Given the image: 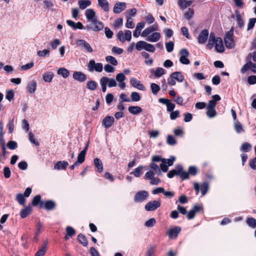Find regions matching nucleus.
<instances>
[{
    "mask_svg": "<svg viewBox=\"0 0 256 256\" xmlns=\"http://www.w3.org/2000/svg\"><path fill=\"white\" fill-rule=\"evenodd\" d=\"M130 98L132 100L133 102H138L140 100L141 97L140 94L138 92H132L131 94Z\"/></svg>",
    "mask_w": 256,
    "mask_h": 256,
    "instance_id": "obj_50",
    "label": "nucleus"
},
{
    "mask_svg": "<svg viewBox=\"0 0 256 256\" xmlns=\"http://www.w3.org/2000/svg\"><path fill=\"white\" fill-rule=\"evenodd\" d=\"M126 78V76L124 73H119L116 76V80L118 82L124 81Z\"/></svg>",
    "mask_w": 256,
    "mask_h": 256,
    "instance_id": "obj_62",
    "label": "nucleus"
},
{
    "mask_svg": "<svg viewBox=\"0 0 256 256\" xmlns=\"http://www.w3.org/2000/svg\"><path fill=\"white\" fill-rule=\"evenodd\" d=\"M34 66V62H30V63H28L24 65H22L20 68V70H26L32 68Z\"/></svg>",
    "mask_w": 256,
    "mask_h": 256,
    "instance_id": "obj_57",
    "label": "nucleus"
},
{
    "mask_svg": "<svg viewBox=\"0 0 256 256\" xmlns=\"http://www.w3.org/2000/svg\"><path fill=\"white\" fill-rule=\"evenodd\" d=\"M85 16L88 20L90 22L98 19L96 16V12L92 8L87 9L85 12Z\"/></svg>",
    "mask_w": 256,
    "mask_h": 256,
    "instance_id": "obj_13",
    "label": "nucleus"
},
{
    "mask_svg": "<svg viewBox=\"0 0 256 256\" xmlns=\"http://www.w3.org/2000/svg\"><path fill=\"white\" fill-rule=\"evenodd\" d=\"M66 24L68 26L72 28L74 30H82L84 29V27L81 22H78L77 23L74 22L72 20H66Z\"/></svg>",
    "mask_w": 256,
    "mask_h": 256,
    "instance_id": "obj_17",
    "label": "nucleus"
},
{
    "mask_svg": "<svg viewBox=\"0 0 256 256\" xmlns=\"http://www.w3.org/2000/svg\"><path fill=\"white\" fill-rule=\"evenodd\" d=\"M114 118L112 116H108L105 117L102 122V125L106 128H108L114 124Z\"/></svg>",
    "mask_w": 256,
    "mask_h": 256,
    "instance_id": "obj_18",
    "label": "nucleus"
},
{
    "mask_svg": "<svg viewBox=\"0 0 256 256\" xmlns=\"http://www.w3.org/2000/svg\"><path fill=\"white\" fill-rule=\"evenodd\" d=\"M216 38L215 34L213 32H211L210 35L208 43L206 46V48L209 50L212 49L215 45V42H216Z\"/></svg>",
    "mask_w": 256,
    "mask_h": 256,
    "instance_id": "obj_24",
    "label": "nucleus"
},
{
    "mask_svg": "<svg viewBox=\"0 0 256 256\" xmlns=\"http://www.w3.org/2000/svg\"><path fill=\"white\" fill-rule=\"evenodd\" d=\"M156 252L154 246H150L147 250L146 256H152Z\"/></svg>",
    "mask_w": 256,
    "mask_h": 256,
    "instance_id": "obj_64",
    "label": "nucleus"
},
{
    "mask_svg": "<svg viewBox=\"0 0 256 256\" xmlns=\"http://www.w3.org/2000/svg\"><path fill=\"white\" fill-rule=\"evenodd\" d=\"M234 129L238 134L242 133L244 131L242 126L238 122H236L234 123Z\"/></svg>",
    "mask_w": 256,
    "mask_h": 256,
    "instance_id": "obj_55",
    "label": "nucleus"
},
{
    "mask_svg": "<svg viewBox=\"0 0 256 256\" xmlns=\"http://www.w3.org/2000/svg\"><path fill=\"white\" fill-rule=\"evenodd\" d=\"M220 100V97L218 94L212 96V100L208 102L206 108H215L217 102Z\"/></svg>",
    "mask_w": 256,
    "mask_h": 256,
    "instance_id": "obj_22",
    "label": "nucleus"
},
{
    "mask_svg": "<svg viewBox=\"0 0 256 256\" xmlns=\"http://www.w3.org/2000/svg\"><path fill=\"white\" fill-rule=\"evenodd\" d=\"M57 73L64 78H67L70 75L69 71L64 68H58Z\"/></svg>",
    "mask_w": 256,
    "mask_h": 256,
    "instance_id": "obj_30",
    "label": "nucleus"
},
{
    "mask_svg": "<svg viewBox=\"0 0 256 256\" xmlns=\"http://www.w3.org/2000/svg\"><path fill=\"white\" fill-rule=\"evenodd\" d=\"M156 220L154 218H151L145 222L144 226L148 228L152 227L156 224Z\"/></svg>",
    "mask_w": 256,
    "mask_h": 256,
    "instance_id": "obj_61",
    "label": "nucleus"
},
{
    "mask_svg": "<svg viewBox=\"0 0 256 256\" xmlns=\"http://www.w3.org/2000/svg\"><path fill=\"white\" fill-rule=\"evenodd\" d=\"M97 86V83L92 80L88 81L86 84V88L91 90H96Z\"/></svg>",
    "mask_w": 256,
    "mask_h": 256,
    "instance_id": "obj_36",
    "label": "nucleus"
},
{
    "mask_svg": "<svg viewBox=\"0 0 256 256\" xmlns=\"http://www.w3.org/2000/svg\"><path fill=\"white\" fill-rule=\"evenodd\" d=\"M208 190V184L207 182H203L200 186V190L202 196H204Z\"/></svg>",
    "mask_w": 256,
    "mask_h": 256,
    "instance_id": "obj_40",
    "label": "nucleus"
},
{
    "mask_svg": "<svg viewBox=\"0 0 256 256\" xmlns=\"http://www.w3.org/2000/svg\"><path fill=\"white\" fill-rule=\"evenodd\" d=\"M50 54V51L47 49H44L37 52V54L40 57L48 56Z\"/></svg>",
    "mask_w": 256,
    "mask_h": 256,
    "instance_id": "obj_49",
    "label": "nucleus"
},
{
    "mask_svg": "<svg viewBox=\"0 0 256 256\" xmlns=\"http://www.w3.org/2000/svg\"><path fill=\"white\" fill-rule=\"evenodd\" d=\"M87 68L90 72H100L103 70V65L102 63H96L94 60H91L87 64Z\"/></svg>",
    "mask_w": 256,
    "mask_h": 256,
    "instance_id": "obj_2",
    "label": "nucleus"
},
{
    "mask_svg": "<svg viewBox=\"0 0 256 256\" xmlns=\"http://www.w3.org/2000/svg\"><path fill=\"white\" fill-rule=\"evenodd\" d=\"M44 9H50L52 10V8L54 6L52 0H44L43 1Z\"/></svg>",
    "mask_w": 256,
    "mask_h": 256,
    "instance_id": "obj_35",
    "label": "nucleus"
},
{
    "mask_svg": "<svg viewBox=\"0 0 256 256\" xmlns=\"http://www.w3.org/2000/svg\"><path fill=\"white\" fill-rule=\"evenodd\" d=\"M180 62L184 64H190V60L187 58L189 55L188 52L186 49H182L180 51Z\"/></svg>",
    "mask_w": 256,
    "mask_h": 256,
    "instance_id": "obj_10",
    "label": "nucleus"
},
{
    "mask_svg": "<svg viewBox=\"0 0 256 256\" xmlns=\"http://www.w3.org/2000/svg\"><path fill=\"white\" fill-rule=\"evenodd\" d=\"M160 36H161L160 33L158 32H154L148 36L146 38V40L150 42H155L160 40Z\"/></svg>",
    "mask_w": 256,
    "mask_h": 256,
    "instance_id": "obj_20",
    "label": "nucleus"
},
{
    "mask_svg": "<svg viewBox=\"0 0 256 256\" xmlns=\"http://www.w3.org/2000/svg\"><path fill=\"white\" fill-rule=\"evenodd\" d=\"M47 250L46 244L44 245L42 248L36 253L35 256H44Z\"/></svg>",
    "mask_w": 256,
    "mask_h": 256,
    "instance_id": "obj_41",
    "label": "nucleus"
},
{
    "mask_svg": "<svg viewBox=\"0 0 256 256\" xmlns=\"http://www.w3.org/2000/svg\"><path fill=\"white\" fill-rule=\"evenodd\" d=\"M146 42L144 41H142V40L138 42L136 44V46H135L136 48L138 51H140V50H142L143 49L145 50Z\"/></svg>",
    "mask_w": 256,
    "mask_h": 256,
    "instance_id": "obj_43",
    "label": "nucleus"
},
{
    "mask_svg": "<svg viewBox=\"0 0 256 256\" xmlns=\"http://www.w3.org/2000/svg\"><path fill=\"white\" fill-rule=\"evenodd\" d=\"M161 202L160 200H154L147 202L144 208L146 211H154L160 207Z\"/></svg>",
    "mask_w": 256,
    "mask_h": 256,
    "instance_id": "obj_7",
    "label": "nucleus"
},
{
    "mask_svg": "<svg viewBox=\"0 0 256 256\" xmlns=\"http://www.w3.org/2000/svg\"><path fill=\"white\" fill-rule=\"evenodd\" d=\"M152 32H154L153 30L150 26L144 30L142 32L141 36L143 37H147Z\"/></svg>",
    "mask_w": 256,
    "mask_h": 256,
    "instance_id": "obj_58",
    "label": "nucleus"
},
{
    "mask_svg": "<svg viewBox=\"0 0 256 256\" xmlns=\"http://www.w3.org/2000/svg\"><path fill=\"white\" fill-rule=\"evenodd\" d=\"M72 78L74 80L83 82H85L87 78L86 76L81 72L75 71L72 74Z\"/></svg>",
    "mask_w": 256,
    "mask_h": 256,
    "instance_id": "obj_11",
    "label": "nucleus"
},
{
    "mask_svg": "<svg viewBox=\"0 0 256 256\" xmlns=\"http://www.w3.org/2000/svg\"><path fill=\"white\" fill-rule=\"evenodd\" d=\"M41 202H43L41 200V197L40 195L36 196L32 199V204L33 206H37L39 204L40 206Z\"/></svg>",
    "mask_w": 256,
    "mask_h": 256,
    "instance_id": "obj_51",
    "label": "nucleus"
},
{
    "mask_svg": "<svg viewBox=\"0 0 256 256\" xmlns=\"http://www.w3.org/2000/svg\"><path fill=\"white\" fill-rule=\"evenodd\" d=\"M78 242L84 246H86L88 245V241L84 235L82 234H78Z\"/></svg>",
    "mask_w": 256,
    "mask_h": 256,
    "instance_id": "obj_46",
    "label": "nucleus"
},
{
    "mask_svg": "<svg viewBox=\"0 0 256 256\" xmlns=\"http://www.w3.org/2000/svg\"><path fill=\"white\" fill-rule=\"evenodd\" d=\"M202 209V206H200L196 205L194 206L192 208L187 214V218L188 220L192 219L196 214L199 212Z\"/></svg>",
    "mask_w": 256,
    "mask_h": 256,
    "instance_id": "obj_21",
    "label": "nucleus"
},
{
    "mask_svg": "<svg viewBox=\"0 0 256 256\" xmlns=\"http://www.w3.org/2000/svg\"><path fill=\"white\" fill-rule=\"evenodd\" d=\"M233 33L232 32H228L224 37V42L226 47L228 48H232L234 46V40L232 38Z\"/></svg>",
    "mask_w": 256,
    "mask_h": 256,
    "instance_id": "obj_8",
    "label": "nucleus"
},
{
    "mask_svg": "<svg viewBox=\"0 0 256 256\" xmlns=\"http://www.w3.org/2000/svg\"><path fill=\"white\" fill-rule=\"evenodd\" d=\"M37 87V82L36 80L30 81L26 86V92L30 94H33L35 92Z\"/></svg>",
    "mask_w": 256,
    "mask_h": 256,
    "instance_id": "obj_12",
    "label": "nucleus"
},
{
    "mask_svg": "<svg viewBox=\"0 0 256 256\" xmlns=\"http://www.w3.org/2000/svg\"><path fill=\"white\" fill-rule=\"evenodd\" d=\"M54 74L51 72L44 73L42 76L43 80L46 82H50L54 78Z\"/></svg>",
    "mask_w": 256,
    "mask_h": 256,
    "instance_id": "obj_31",
    "label": "nucleus"
},
{
    "mask_svg": "<svg viewBox=\"0 0 256 256\" xmlns=\"http://www.w3.org/2000/svg\"><path fill=\"white\" fill-rule=\"evenodd\" d=\"M126 26L128 28H132L134 26V24L133 22L132 19L130 17L127 18L126 23Z\"/></svg>",
    "mask_w": 256,
    "mask_h": 256,
    "instance_id": "obj_59",
    "label": "nucleus"
},
{
    "mask_svg": "<svg viewBox=\"0 0 256 256\" xmlns=\"http://www.w3.org/2000/svg\"><path fill=\"white\" fill-rule=\"evenodd\" d=\"M78 4L80 9L84 10L90 6L92 2L90 0H79Z\"/></svg>",
    "mask_w": 256,
    "mask_h": 256,
    "instance_id": "obj_28",
    "label": "nucleus"
},
{
    "mask_svg": "<svg viewBox=\"0 0 256 256\" xmlns=\"http://www.w3.org/2000/svg\"><path fill=\"white\" fill-rule=\"evenodd\" d=\"M215 50L218 52H222L224 50L223 42L220 38L217 37L215 42Z\"/></svg>",
    "mask_w": 256,
    "mask_h": 256,
    "instance_id": "obj_19",
    "label": "nucleus"
},
{
    "mask_svg": "<svg viewBox=\"0 0 256 256\" xmlns=\"http://www.w3.org/2000/svg\"><path fill=\"white\" fill-rule=\"evenodd\" d=\"M172 77L178 82H182L184 80V76L181 74L180 72H176L172 74Z\"/></svg>",
    "mask_w": 256,
    "mask_h": 256,
    "instance_id": "obj_32",
    "label": "nucleus"
},
{
    "mask_svg": "<svg viewBox=\"0 0 256 256\" xmlns=\"http://www.w3.org/2000/svg\"><path fill=\"white\" fill-rule=\"evenodd\" d=\"M86 154L85 150H82L78 156L76 162L80 164H82L84 161Z\"/></svg>",
    "mask_w": 256,
    "mask_h": 256,
    "instance_id": "obj_44",
    "label": "nucleus"
},
{
    "mask_svg": "<svg viewBox=\"0 0 256 256\" xmlns=\"http://www.w3.org/2000/svg\"><path fill=\"white\" fill-rule=\"evenodd\" d=\"M104 28V24L98 19L90 22L84 28V30L98 32Z\"/></svg>",
    "mask_w": 256,
    "mask_h": 256,
    "instance_id": "obj_1",
    "label": "nucleus"
},
{
    "mask_svg": "<svg viewBox=\"0 0 256 256\" xmlns=\"http://www.w3.org/2000/svg\"><path fill=\"white\" fill-rule=\"evenodd\" d=\"M164 74V70L162 68H158L154 72V76L156 78H160Z\"/></svg>",
    "mask_w": 256,
    "mask_h": 256,
    "instance_id": "obj_56",
    "label": "nucleus"
},
{
    "mask_svg": "<svg viewBox=\"0 0 256 256\" xmlns=\"http://www.w3.org/2000/svg\"><path fill=\"white\" fill-rule=\"evenodd\" d=\"M166 142L169 145L173 146L176 144V140L173 136L168 135L167 136Z\"/></svg>",
    "mask_w": 256,
    "mask_h": 256,
    "instance_id": "obj_53",
    "label": "nucleus"
},
{
    "mask_svg": "<svg viewBox=\"0 0 256 256\" xmlns=\"http://www.w3.org/2000/svg\"><path fill=\"white\" fill-rule=\"evenodd\" d=\"M4 125L2 122H0V146H3L5 144V140L4 138Z\"/></svg>",
    "mask_w": 256,
    "mask_h": 256,
    "instance_id": "obj_45",
    "label": "nucleus"
},
{
    "mask_svg": "<svg viewBox=\"0 0 256 256\" xmlns=\"http://www.w3.org/2000/svg\"><path fill=\"white\" fill-rule=\"evenodd\" d=\"M174 43L172 42H169L166 43V48L168 52H170L174 50Z\"/></svg>",
    "mask_w": 256,
    "mask_h": 256,
    "instance_id": "obj_60",
    "label": "nucleus"
},
{
    "mask_svg": "<svg viewBox=\"0 0 256 256\" xmlns=\"http://www.w3.org/2000/svg\"><path fill=\"white\" fill-rule=\"evenodd\" d=\"M16 200L22 206L24 204L26 200L22 194H18L16 196Z\"/></svg>",
    "mask_w": 256,
    "mask_h": 256,
    "instance_id": "obj_52",
    "label": "nucleus"
},
{
    "mask_svg": "<svg viewBox=\"0 0 256 256\" xmlns=\"http://www.w3.org/2000/svg\"><path fill=\"white\" fill-rule=\"evenodd\" d=\"M76 45L79 46L82 50L92 53L93 49L90 44L86 40L82 39H78L76 40Z\"/></svg>",
    "mask_w": 256,
    "mask_h": 256,
    "instance_id": "obj_3",
    "label": "nucleus"
},
{
    "mask_svg": "<svg viewBox=\"0 0 256 256\" xmlns=\"http://www.w3.org/2000/svg\"><path fill=\"white\" fill-rule=\"evenodd\" d=\"M128 112L134 115H136L142 112V108L139 106H130L128 108Z\"/></svg>",
    "mask_w": 256,
    "mask_h": 256,
    "instance_id": "obj_27",
    "label": "nucleus"
},
{
    "mask_svg": "<svg viewBox=\"0 0 256 256\" xmlns=\"http://www.w3.org/2000/svg\"><path fill=\"white\" fill-rule=\"evenodd\" d=\"M56 204L52 200H47L45 202H41L40 207L41 208H45L48 210H52L54 208Z\"/></svg>",
    "mask_w": 256,
    "mask_h": 256,
    "instance_id": "obj_23",
    "label": "nucleus"
},
{
    "mask_svg": "<svg viewBox=\"0 0 256 256\" xmlns=\"http://www.w3.org/2000/svg\"><path fill=\"white\" fill-rule=\"evenodd\" d=\"M94 164L97 168V170L99 172H102L103 170V164L102 161L98 158H95L94 160Z\"/></svg>",
    "mask_w": 256,
    "mask_h": 256,
    "instance_id": "obj_29",
    "label": "nucleus"
},
{
    "mask_svg": "<svg viewBox=\"0 0 256 256\" xmlns=\"http://www.w3.org/2000/svg\"><path fill=\"white\" fill-rule=\"evenodd\" d=\"M32 208L30 207H27L20 211V216L22 218L26 217L31 212Z\"/></svg>",
    "mask_w": 256,
    "mask_h": 256,
    "instance_id": "obj_39",
    "label": "nucleus"
},
{
    "mask_svg": "<svg viewBox=\"0 0 256 256\" xmlns=\"http://www.w3.org/2000/svg\"><path fill=\"white\" fill-rule=\"evenodd\" d=\"M117 37L122 42L126 40L130 41L132 38V32L129 30H125L124 32L122 30H120L117 34Z\"/></svg>",
    "mask_w": 256,
    "mask_h": 256,
    "instance_id": "obj_6",
    "label": "nucleus"
},
{
    "mask_svg": "<svg viewBox=\"0 0 256 256\" xmlns=\"http://www.w3.org/2000/svg\"><path fill=\"white\" fill-rule=\"evenodd\" d=\"M68 166V163L66 161H59L54 165V168L57 170H65Z\"/></svg>",
    "mask_w": 256,
    "mask_h": 256,
    "instance_id": "obj_25",
    "label": "nucleus"
},
{
    "mask_svg": "<svg viewBox=\"0 0 256 256\" xmlns=\"http://www.w3.org/2000/svg\"><path fill=\"white\" fill-rule=\"evenodd\" d=\"M126 8V3L124 2H118L115 4L113 11L115 14H120Z\"/></svg>",
    "mask_w": 256,
    "mask_h": 256,
    "instance_id": "obj_15",
    "label": "nucleus"
},
{
    "mask_svg": "<svg viewBox=\"0 0 256 256\" xmlns=\"http://www.w3.org/2000/svg\"><path fill=\"white\" fill-rule=\"evenodd\" d=\"M150 88L154 94H156L160 90V86L154 83L151 84Z\"/></svg>",
    "mask_w": 256,
    "mask_h": 256,
    "instance_id": "obj_48",
    "label": "nucleus"
},
{
    "mask_svg": "<svg viewBox=\"0 0 256 256\" xmlns=\"http://www.w3.org/2000/svg\"><path fill=\"white\" fill-rule=\"evenodd\" d=\"M149 196L148 192L146 190H140L138 192L134 198L136 202L142 203L144 202Z\"/></svg>",
    "mask_w": 256,
    "mask_h": 256,
    "instance_id": "obj_4",
    "label": "nucleus"
},
{
    "mask_svg": "<svg viewBox=\"0 0 256 256\" xmlns=\"http://www.w3.org/2000/svg\"><path fill=\"white\" fill-rule=\"evenodd\" d=\"M144 166H140L134 170L132 172H131L130 174H133L136 177H140L142 173V170Z\"/></svg>",
    "mask_w": 256,
    "mask_h": 256,
    "instance_id": "obj_34",
    "label": "nucleus"
},
{
    "mask_svg": "<svg viewBox=\"0 0 256 256\" xmlns=\"http://www.w3.org/2000/svg\"><path fill=\"white\" fill-rule=\"evenodd\" d=\"M149 167L151 169L154 170L156 172H160V168L158 166V165L156 164H155L154 162H150V164Z\"/></svg>",
    "mask_w": 256,
    "mask_h": 256,
    "instance_id": "obj_63",
    "label": "nucleus"
},
{
    "mask_svg": "<svg viewBox=\"0 0 256 256\" xmlns=\"http://www.w3.org/2000/svg\"><path fill=\"white\" fill-rule=\"evenodd\" d=\"M130 83L133 87L140 90H144L146 89L144 86L140 81L134 78H132L130 79Z\"/></svg>",
    "mask_w": 256,
    "mask_h": 256,
    "instance_id": "obj_16",
    "label": "nucleus"
},
{
    "mask_svg": "<svg viewBox=\"0 0 256 256\" xmlns=\"http://www.w3.org/2000/svg\"><path fill=\"white\" fill-rule=\"evenodd\" d=\"M252 149V146L250 144L245 142L240 147V150L244 152H248Z\"/></svg>",
    "mask_w": 256,
    "mask_h": 256,
    "instance_id": "obj_47",
    "label": "nucleus"
},
{
    "mask_svg": "<svg viewBox=\"0 0 256 256\" xmlns=\"http://www.w3.org/2000/svg\"><path fill=\"white\" fill-rule=\"evenodd\" d=\"M102 78L107 79L106 80V84H108V86L109 88L114 87L117 85L116 82L114 78H109L106 76H103Z\"/></svg>",
    "mask_w": 256,
    "mask_h": 256,
    "instance_id": "obj_33",
    "label": "nucleus"
},
{
    "mask_svg": "<svg viewBox=\"0 0 256 256\" xmlns=\"http://www.w3.org/2000/svg\"><path fill=\"white\" fill-rule=\"evenodd\" d=\"M106 60L114 66H116L118 64L117 60L111 56H106Z\"/></svg>",
    "mask_w": 256,
    "mask_h": 256,
    "instance_id": "obj_42",
    "label": "nucleus"
},
{
    "mask_svg": "<svg viewBox=\"0 0 256 256\" xmlns=\"http://www.w3.org/2000/svg\"><path fill=\"white\" fill-rule=\"evenodd\" d=\"M192 2V0H179L178 4L180 7L182 8H186L188 6H190Z\"/></svg>",
    "mask_w": 256,
    "mask_h": 256,
    "instance_id": "obj_38",
    "label": "nucleus"
},
{
    "mask_svg": "<svg viewBox=\"0 0 256 256\" xmlns=\"http://www.w3.org/2000/svg\"><path fill=\"white\" fill-rule=\"evenodd\" d=\"M176 158L174 156H171L170 158L168 159L164 158L160 164V168L163 172H166L168 170V166H172Z\"/></svg>",
    "mask_w": 256,
    "mask_h": 256,
    "instance_id": "obj_5",
    "label": "nucleus"
},
{
    "mask_svg": "<svg viewBox=\"0 0 256 256\" xmlns=\"http://www.w3.org/2000/svg\"><path fill=\"white\" fill-rule=\"evenodd\" d=\"M180 227L176 226L168 230L166 232V234L170 238L174 239L178 237V234H180Z\"/></svg>",
    "mask_w": 256,
    "mask_h": 256,
    "instance_id": "obj_9",
    "label": "nucleus"
},
{
    "mask_svg": "<svg viewBox=\"0 0 256 256\" xmlns=\"http://www.w3.org/2000/svg\"><path fill=\"white\" fill-rule=\"evenodd\" d=\"M98 2V6L100 7L105 12H108L110 10L109 4L107 0H97Z\"/></svg>",
    "mask_w": 256,
    "mask_h": 256,
    "instance_id": "obj_26",
    "label": "nucleus"
},
{
    "mask_svg": "<svg viewBox=\"0 0 256 256\" xmlns=\"http://www.w3.org/2000/svg\"><path fill=\"white\" fill-rule=\"evenodd\" d=\"M206 114L210 118H214L216 116V112L215 108H206Z\"/></svg>",
    "mask_w": 256,
    "mask_h": 256,
    "instance_id": "obj_54",
    "label": "nucleus"
},
{
    "mask_svg": "<svg viewBox=\"0 0 256 256\" xmlns=\"http://www.w3.org/2000/svg\"><path fill=\"white\" fill-rule=\"evenodd\" d=\"M248 226L252 228L256 227V220L253 218H248L246 220Z\"/></svg>",
    "mask_w": 256,
    "mask_h": 256,
    "instance_id": "obj_37",
    "label": "nucleus"
},
{
    "mask_svg": "<svg viewBox=\"0 0 256 256\" xmlns=\"http://www.w3.org/2000/svg\"><path fill=\"white\" fill-rule=\"evenodd\" d=\"M208 31L207 30H202L199 34L198 40L200 44H204L208 40Z\"/></svg>",
    "mask_w": 256,
    "mask_h": 256,
    "instance_id": "obj_14",
    "label": "nucleus"
}]
</instances>
